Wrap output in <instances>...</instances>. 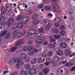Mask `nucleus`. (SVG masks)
Wrapping results in <instances>:
<instances>
[{"label":"nucleus","instance_id":"4be33fe9","mask_svg":"<svg viewBox=\"0 0 75 75\" xmlns=\"http://www.w3.org/2000/svg\"><path fill=\"white\" fill-rule=\"evenodd\" d=\"M52 33H54L55 34H58L59 33V31H58V30L55 28H54L52 30Z\"/></svg>","mask_w":75,"mask_h":75},{"label":"nucleus","instance_id":"9d476101","mask_svg":"<svg viewBox=\"0 0 75 75\" xmlns=\"http://www.w3.org/2000/svg\"><path fill=\"white\" fill-rule=\"evenodd\" d=\"M20 57L23 59H25L27 58V54L25 53H21L20 54Z\"/></svg>","mask_w":75,"mask_h":75},{"label":"nucleus","instance_id":"6e6552de","mask_svg":"<svg viewBox=\"0 0 75 75\" xmlns=\"http://www.w3.org/2000/svg\"><path fill=\"white\" fill-rule=\"evenodd\" d=\"M54 8H53V10H54L55 11H57L58 13V14H59L61 13V11H58V10H59V9L58 8V7L57 6V5L55 4L54 5Z\"/></svg>","mask_w":75,"mask_h":75},{"label":"nucleus","instance_id":"13d9d810","mask_svg":"<svg viewBox=\"0 0 75 75\" xmlns=\"http://www.w3.org/2000/svg\"><path fill=\"white\" fill-rule=\"evenodd\" d=\"M6 24V23L5 22H3L0 23L1 25H5Z\"/></svg>","mask_w":75,"mask_h":75},{"label":"nucleus","instance_id":"338daca9","mask_svg":"<svg viewBox=\"0 0 75 75\" xmlns=\"http://www.w3.org/2000/svg\"><path fill=\"white\" fill-rule=\"evenodd\" d=\"M50 64V62H47L45 63V64L46 66H48Z\"/></svg>","mask_w":75,"mask_h":75},{"label":"nucleus","instance_id":"ddd939ff","mask_svg":"<svg viewBox=\"0 0 75 75\" xmlns=\"http://www.w3.org/2000/svg\"><path fill=\"white\" fill-rule=\"evenodd\" d=\"M5 7L6 10L7 11L9 12V11H11V8H10V6L8 4H6L5 5Z\"/></svg>","mask_w":75,"mask_h":75},{"label":"nucleus","instance_id":"2f4dec72","mask_svg":"<svg viewBox=\"0 0 75 75\" xmlns=\"http://www.w3.org/2000/svg\"><path fill=\"white\" fill-rule=\"evenodd\" d=\"M44 29L42 28H40L38 30V32H40L42 33H44Z\"/></svg>","mask_w":75,"mask_h":75},{"label":"nucleus","instance_id":"b1692460","mask_svg":"<svg viewBox=\"0 0 75 75\" xmlns=\"http://www.w3.org/2000/svg\"><path fill=\"white\" fill-rule=\"evenodd\" d=\"M55 47V45L52 44H50L48 45V47L50 48H54Z\"/></svg>","mask_w":75,"mask_h":75},{"label":"nucleus","instance_id":"37998d69","mask_svg":"<svg viewBox=\"0 0 75 75\" xmlns=\"http://www.w3.org/2000/svg\"><path fill=\"white\" fill-rule=\"evenodd\" d=\"M59 37H60V36L59 35H54V38L56 40H58V39L59 38Z\"/></svg>","mask_w":75,"mask_h":75},{"label":"nucleus","instance_id":"393cba45","mask_svg":"<svg viewBox=\"0 0 75 75\" xmlns=\"http://www.w3.org/2000/svg\"><path fill=\"white\" fill-rule=\"evenodd\" d=\"M22 18H23V16L20 15L17 18L16 20L18 21H20L22 19Z\"/></svg>","mask_w":75,"mask_h":75},{"label":"nucleus","instance_id":"a211bd4d","mask_svg":"<svg viewBox=\"0 0 75 75\" xmlns=\"http://www.w3.org/2000/svg\"><path fill=\"white\" fill-rule=\"evenodd\" d=\"M57 54L58 55L62 56L63 55V52L61 50L57 51Z\"/></svg>","mask_w":75,"mask_h":75},{"label":"nucleus","instance_id":"f8f14e48","mask_svg":"<svg viewBox=\"0 0 75 75\" xmlns=\"http://www.w3.org/2000/svg\"><path fill=\"white\" fill-rule=\"evenodd\" d=\"M18 33H19V32H18V30H14V32L12 33L13 37H16V35L18 34Z\"/></svg>","mask_w":75,"mask_h":75},{"label":"nucleus","instance_id":"ea45409f","mask_svg":"<svg viewBox=\"0 0 75 75\" xmlns=\"http://www.w3.org/2000/svg\"><path fill=\"white\" fill-rule=\"evenodd\" d=\"M37 61L38 63L40 64L42 63V58H38L37 59Z\"/></svg>","mask_w":75,"mask_h":75},{"label":"nucleus","instance_id":"7ed1b4c3","mask_svg":"<svg viewBox=\"0 0 75 75\" xmlns=\"http://www.w3.org/2000/svg\"><path fill=\"white\" fill-rule=\"evenodd\" d=\"M36 32H37V31L35 29H30L28 31V35L30 36H31V35H34L36 33Z\"/></svg>","mask_w":75,"mask_h":75},{"label":"nucleus","instance_id":"a19ab883","mask_svg":"<svg viewBox=\"0 0 75 75\" xmlns=\"http://www.w3.org/2000/svg\"><path fill=\"white\" fill-rule=\"evenodd\" d=\"M45 9L47 10H49L51 9V8L50 6H46L44 7Z\"/></svg>","mask_w":75,"mask_h":75},{"label":"nucleus","instance_id":"1a4fd4ad","mask_svg":"<svg viewBox=\"0 0 75 75\" xmlns=\"http://www.w3.org/2000/svg\"><path fill=\"white\" fill-rule=\"evenodd\" d=\"M48 38L50 42H53L55 41V39H54V37L52 35L49 36Z\"/></svg>","mask_w":75,"mask_h":75},{"label":"nucleus","instance_id":"774afa93","mask_svg":"<svg viewBox=\"0 0 75 75\" xmlns=\"http://www.w3.org/2000/svg\"><path fill=\"white\" fill-rule=\"evenodd\" d=\"M33 42V41L32 40H29L28 41V44L30 45V44H31V43Z\"/></svg>","mask_w":75,"mask_h":75},{"label":"nucleus","instance_id":"8fccbe9b","mask_svg":"<svg viewBox=\"0 0 75 75\" xmlns=\"http://www.w3.org/2000/svg\"><path fill=\"white\" fill-rule=\"evenodd\" d=\"M16 49V47H13L11 49V52H14V51H15Z\"/></svg>","mask_w":75,"mask_h":75},{"label":"nucleus","instance_id":"3c124183","mask_svg":"<svg viewBox=\"0 0 75 75\" xmlns=\"http://www.w3.org/2000/svg\"><path fill=\"white\" fill-rule=\"evenodd\" d=\"M65 28V27L64 26H60V29L61 30H64Z\"/></svg>","mask_w":75,"mask_h":75},{"label":"nucleus","instance_id":"72a5a7b5","mask_svg":"<svg viewBox=\"0 0 75 75\" xmlns=\"http://www.w3.org/2000/svg\"><path fill=\"white\" fill-rule=\"evenodd\" d=\"M25 68L27 69H30L31 67H30V65L29 64H26L25 66Z\"/></svg>","mask_w":75,"mask_h":75},{"label":"nucleus","instance_id":"473e14b6","mask_svg":"<svg viewBox=\"0 0 75 75\" xmlns=\"http://www.w3.org/2000/svg\"><path fill=\"white\" fill-rule=\"evenodd\" d=\"M16 35L17 36V38H20L21 35H22V33H21V32H19L18 34Z\"/></svg>","mask_w":75,"mask_h":75},{"label":"nucleus","instance_id":"c03bdc74","mask_svg":"<svg viewBox=\"0 0 75 75\" xmlns=\"http://www.w3.org/2000/svg\"><path fill=\"white\" fill-rule=\"evenodd\" d=\"M4 27L3 26L0 27V33H1L3 31H3V30L4 29Z\"/></svg>","mask_w":75,"mask_h":75},{"label":"nucleus","instance_id":"bf43d9fd","mask_svg":"<svg viewBox=\"0 0 75 75\" xmlns=\"http://www.w3.org/2000/svg\"><path fill=\"white\" fill-rule=\"evenodd\" d=\"M23 50L24 51H27V50H28V48H27L26 47H24L23 48Z\"/></svg>","mask_w":75,"mask_h":75},{"label":"nucleus","instance_id":"4468645a","mask_svg":"<svg viewBox=\"0 0 75 75\" xmlns=\"http://www.w3.org/2000/svg\"><path fill=\"white\" fill-rule=\"evenodd\" d=\"M64 54L67 56H68L71 54V52L69 50H66L64 51Z\"/></svg>","mask_w":75,"mask_h":75},{"label":"nucleus","instance_id":"de8ad7c7","mask_svg":"<svg viewBox=\"0 0 75 75\" xmlns=\"http://www.w3.org/2000/svg\"><path fill=\"white\" fill-rule=\"evenodd\" d=\"M34 53L33 52L30 51L28 52V54L29 55H33Z\"/></svg>","mask_w":75,"mask_h":75},{"label":"nucleus","instance_id":"49530a36","mask_svg":"<svg viewBox=\"0 0 75 75\" xmlns=\"http://www.w3.org/2000/svg\"><path fill=\"white\" fill-rule=\"evenodd\" d=\"M69 19L71 21H74V17L72 16H71L69 17Z\"/></svg>","mask_w":75,"mask_h":75},{"label":"nucleus","instance_id":"4d7b16f0","mask_svg":"<svg viewBox=\"0 0 75 75\" xmlns=\"http://www.w3.org/2000/svg\"><path fill=\"white\" fill-rule=\"evenodd\" d=\"M43 44L45 45H48V42L47 41H44L43 42Z\"/></svg>","mask_w":75,"mask_h":75},{"label":"nucleus","instance_id":"6ab92c4d","mask_svg":"<svg viewBox=\"0 0 75 75\" xmlns=\"http://www.w3.org/2000/svg\"><path fill=\"white\" fill-rule=\"evenodd\" d=\"M28 5L31 8H32V7H34V6H35V4H34V3L33 2H30L28 3Z\"/></svg>","mask_w":75,"mask_h":75},{"label":"nucleus","instance_id":"603ef678","mask_svg":"<svg viewBox=\"0 0 75 75\" xmlns=\"http://www.w3.org/2000/svg\"><path fill=\"white\" fill-rule=\"evenodd\" d=\"M74 65V63H68V66L69 67H70V66H72V65Z\"/></svg>","mask_w":75,"mask_h":75},{"label":"nucleus","instance_id":"a18cd8bd","mask_svg":"<svg viewBox=\"0 0 75 75\" xmlns=\"http://www.w3.org/2000/svg\"><path fill=\"white\" fill-rule=\"evenodd\" d=\"M68 12L70 14H71L74 13V11L72 9H69L68 10Z\"/></svg>","mask_w":75,"mask_h":75},{"label":"nucleus","instance_id":"412c9836","mask_svg":"<svg viewBox=\"0 0 75 75\" xmlns=\"http://www.w3.org/2000/svg\"><path fill=\"white\" fill-rule=\"evenodd\" d=\"M6 33L7 31L6 30L2 31V32L1 33V34H0V37H3L6 34Z\"/></svg>","mask_w":75,"mask_h":75},{"label":"nucleus","instance_id":"4c0bfd02","mask_svg":"<svg viewBox=\"0 0 75 75\" xmlns=\"http://www.w3.org/2000/svg\"><path fill=\"white\" fill-rule=\"evenodd\" d=\"M44 4H40L38 6V8H42V7H44Z\"/></svg>","mask_w":75,"mask_h":75},{"label":"nucleus","instance_id":"20e7f679","mask_svg":"<svg viewBox=\"0 0 75 75\" xmlns=\"http://www.w3.org/2000/svg\"><path fill=\"white\" fill-rule=\"evenodd\" d=\"M13 61L15 62H18V63H19L21 65H23L24 64V62L22 60L20 59L19 58H17L16 59L15 58L13 59Z\"/></svg>","mask_w":75,"mask_h":75},{"label":"nucleus","instance_id":"f257e3e1","mask_svg":"<svg viewBox=\"0 0 75 75\" xmlns=\"http://www.w3.org/2000/svg\"><path fill=\"white\" fill-rule=\"evenodd\" d=\"M28 20H29V18L28 16H26L24 17L21 20V22L23 23H18V29H21L24 26L23 23L24 24H25L27 23L28 21Z\"/></svg>","mask_w":75,"mask_h":75},{"label":"nucleus","instance_id":"dca6fc26","mask_svg":"<svg viewBox=\"0 0 75 75\" xmlns=\"http://www.w3.org/2000/svg\"><path fill=\"white\" fill-rule=\"evenodd\" d=\"M61 21V18H57L55 20V23H59Z\"/></svg>","mask_w":75,"mask_h":75},{"label":"nucleus","instance_id":"680f3d73","mask_svg":"<svg viewBox=\"0 0 75 75\" xmlns=\"http://www.w3.org/2000/svg\"><path fill=\"white\" fill-rule=\"evenodd\" d=\"M13 61L12 59L8 61V62L10 64H11L13 63Z\"/></svg>","mask_w":75,"mask_h":75},{"label":"nucleus","instance_id":"0e129e2a","mask_svg":"<svg viewBox=\"0 0 75 75\" xmlns=\"http://www.w3.org/2000/svg\"><path fill=\"white\" fill-rule=\"evenodd\" d=\"M23 35H25L26 33H27V31L25 29H24L23 30Z\"/></svg>","mask_w":75,"mask_h":75},{"label":"nucleus","instance_id":"e433bc0d","mask_svg":"<svg viewBox=\"0 0 75 75\" xmlns=\"http://www.w3.org/2000/svg\"><path fill=\"white\" fill-rule=\"evenodd\" d=\"M10 37V33H8L6 34L5 38L6 39L7 38H8Z\"/></svg>","mask_w":75,"mask_h":75},{"label":"nucleus","instance_id":"c9c22d12","mask_svg":"<svg viewBox=\"0 0 75 75\" xmlns=\"http://www.w3.org/2000/svg\"><path fill=\"white\" fill-rule=\"evenodd\" d=\"M36 37H42V35L40 34V33H38L35 35Z\"/></svg>","mask_w":75,"mask_h":75},{"label":"nucleus","instance_id":"79ce46f5","mask_svg":"<svg viewBox=\"0 0 75 75\" xmlns=\"http://www.w3.org/2000/svg\"><path fill=\"white\" fill-rule=\"evenodd\" d=\"M17 27V26L16 25V24H14L13 25L12 28L13 30H15Z\"/></svg>","mask_w":75,"mask_h":75},{"label":"nucleus","instance_id":"5fc2aeb1","mask_svg":"<svg viewBox=\"0 0 75 75\" xmlns=\"http://www.w3.org/2000/svg\"><path fill=\"white\" fill-rule=\"evenodd\" d=\"M48 2H49V1L48 0H44V3L45 4H48Z\"/></svg>","mask_w":75,"mask_h":75},{"label":"nucleus","instance_id":"423d86ee","mask_svg":"<svg viewBox=\"0 0 75 75\" xmlns=\"http://www.w3.org/2000/svg\"><path fill=\"white\" fill-rule=\"evenodd\" d=\"M14 22V19L12 18H10L7 21V25L8 27H10L11 24H12Z\"/></svg>","mask_w":75,"mask_h":75},{"label":"nucleus","instance_id":"5701e85b","mask_svg":"<svg viewBox=\"0 0 75 75\" xmlns=\"http://www.w3.org/2000/svg\"><path fill=\"white\" fill-rule=\"evenodd\" d=\"M26 13L28 15L31 14L33 13V10L31 9H30L26 12Z\"/></svg>","mask_w":75,"mask_h":75},{"label":"nucleus","instance_id":"bb28decb","mask_svg":"<svg viewBox=\"0 0 75 75\" xmlns=\"http://www.w3.org/2000/svg\"><path fill=\"white\" fill-rule=\"evenodd\" d=\"M38 18V14H34L32 16V19H35Z\"/></svg>","mask_w":75,"mask_h":75},{"label":"nucleus","instance_id":"39448f33","mask_svg":"<svg viewBox=\"0 0 75 75\" xmlns=\"http://www.w3.org/2000/svg\"><path fill=\"white\" fill-rule=\"evenodd\" d=\"M25 42V40L24 39H21L19 40L15 44L16 46H18L20 45H21L23 44H24Z\"/></svg>","mask_w":75,"mask_h":75},{"label":"nucleus","instance_id":"e2e57ef3","mask_svg":"<svg viewBox=\"0 0 75 75\" xmlns=\"http://www.w3.org/2000/svg\"><path fill=\"white\" fill-rule=\"evenodd\" d=\"M53 66L54 67H58L57 64H56V63H54L53 64Z\"/></svg>","mask_w":75,"mask_h":75},{"label":"nucleus","instance_id":"2eb2a0df","mask_svg":"<svg viewBox=\"0 0 75 75\" xmlns=\"http://www.w3.org/2000/svg\"><path fill=\"white\" fill-rule=\"evenodd\" d=\"M1 14H5L6 13V10L3 7H1Z\"/></svg>","mask_w":75,"mask_h":75},{"label":"nucleus","instance_id":"f03ea898","mask_svg":"<svg viewBox=\"0 0 75 75\" xmlns=\"http://www.w3.org/2000/svg\"><path fill=\"white\" fill-rule=\"evenodd\" d=\"M43 23L44 25H47L45 28V30L46 31H48L51 27V23L49 20L43 21Z\"/></svg>","mask_w":75,"mask_h":75},{"label":"nucleus","instance_id":"58836bf2","mask_svg":"<svg viewBox=\"0 0 75 75\" xmlns=\"http://www.w3.org/2000/svg\"><path fill=\"white\" fill-rule=\"evenodd\" d=\"M28 48V51H31V50H32V49L34 48V46L32 45L29 46V47Z\"/></svg>","mask_w":75,"mask_h":75},{"label":"nucleus","instance_id":"a878e982","mask_svg":"<svg viewBox=\"0 0 75 75\" xmlns=\"http://www.w3.org/2000/svg\"><path fill=\"white\" fill-rule=\"evenodd\" d=\"M31 62L32 64H35L37 62L36 58H34L33 59H32L31 61Z\"/></svg>","mask_w":75,"mask_h":75},{"label":"nucleus","instance_id":"0eeeda50","mask_svg":"<svg viewBox=\"0 0 75 75\" xmlns=\"http://www.w3.org/2000/svg\"><path fill=\"white\" fill-rule=\"evenodd\" d=\"M37 72L36 69H30L29 70V74L30 75H34Z\"/></svg>","mask_w":75,"mask_h":75},{"label":"nucleus","instance_id":"cd10ccee","mask_svg":"<svg viewBox=\"0 0 75 75\" xmlns=\"http://www.w3.org/2000/svg\"><path fill=\"white\" fill-rule=\"evenodd\" d=\"M0 18L2 21H5L6 18L4 16H0Z\"/></svg>","mask_w":75,"mask_h":75},{"label":"nucleus","instance_id":"052dcab7","mask_svg":"<svg viewBox=\"0 0 75 75\" xmlns=\"http://www.w3.org/2000/svg\"><path fill=\"white\" fill-rule=\"evenodd\" d=\"M24 5L22 4H20L19 5V6H18V8H20V7H23Z\"/></svg>","mask_w":75,"mask_h":75},{"label":"nucleus","instance_id":"69168bd1","mask_svg":"<svg viewBox=\"0 0 75 75\" xmlns=\"http://www.w3.org/2000/svg\"><path fill=\"white\" fill-rule=\"evenodd\" d=\"M38 51V50L37 49H35L33 50V52L34 53H36Z\"/></svg>","mask_w":75,"mask_h":75},{"label":"nucleus","instance_id":"c85d7f7f","mask_svg":"<svg viewBox=\"0 0 75 75\" xmlns=\"http://www.w3.org/2000/svg\"><path fill=\"white\" fill-rule=\"evenodd\" d=\"M37 43L38 44H42V42H43L42 40L41 39H38L36 41Z\"/></svg>","mask_w":75,"mask_h":75},{"label":"nucleus","instance_id":"f3484780","mask_svg":"<svg viewBox=\"0 0 75 75\" xmlns=\"http://www.w3.org/2000/svg\"><path fill=\"white\" fill-rule=\"evenodd\" d=\"M39 23V20L38 19H34L33 21V25H37Z\"/></svg>","mask_w":75,"mask_h":75},{"label":"nucleus","instance_id":"864d4df0","mask_svg":"<svg viewBox=\"0 0 75 75\" xmlns=\"http://www.w3.org/2000/svg\"><path fill=\"white\" fill-rule=\"evenodd\" d=\"M41 55L42 57H47V54L44 53H42L41 54Z\"/></svg>","mask_w":75,"mask_h":75},{"label":"nucleus","instance_id":"aec40b11","mask_svg":"<svg viewBox=\"0 0 75 75\" xmlns=\"http://www.w3.org/2000/svg\"><path fill=\"white\" fill-rule=\"evenodd\" d=\"M54 60L56 62H58L59 60V58L57 56H56L54 57Z\"/></svg>","mask_w":75,"mask_h":75},{"label":"nucleus","instance_id":"9b49d317","mask_svg":"<svg viewBox=\"0 0 75 75\" xmlns=\"http://www.w3.org/2000/svg\"><path fill=\"white\" fill-rule=\"evenodd\" d=\"M60 45L61 47H62V48H67V44L64 42L61 43L60 44Z\"/></svg>","mask_w":75,"mask_h":75},{"label":"nucleus","instance_id":"09e8293b","mask_svg":"<svg viewBox=\"0 0 75 75\" xmlns=\"http://www.w3.org/2000/svg\"><path fill=\"white\" fill-rule=\"evenodd\" d=\"M60 34L61 35H64L65 34V32L64 30L62 31L60 33Z\"/></svg>","mask_w":75,"mask_h":75},{"label":"nucleus","instance_id":"c756f323","mask_svg":"<svg viewBox=\"0 0 75 75\" xmlns=\"http://www.w3.org/2000/svg\"><path fill=\"white\" fill-rule=\"evenodd\" d=\"M48 71H49L48 69L46 68L43 71L44 75H47L48 72Z\"/></svg>","mask_w":75,"mask_h":75},{"label":"nucleus","instance_id":"6e6d98bb","mask_svg":"<svg viewBox=\"0 0 75 75\" xmlns=\"http://www.w3.org/2000/svg\"><path fill=\"white\" fill-rule=\"evenodd\" d=\"M17 74V72L16 71H13L12 74H11V75H15Z\"/></svg>","mask_w":75,"mask_h":75},{"label":"nucleus","instance_id":"7c9ffc66","mask_svg":"<svg viewBox=\"0 0 75 75\" xmlns=\"http://www.w3.org/2000/svg\"><path fill=\"white\" fill-rule=\"evenodd\" d=\"M27 73H28L27 71H22L21 72L20 74L21 75H25Z\"/></svg>","mask_w":75,"mask_h":75},{"label":"nucleus","instance_id":"f704fd0d","mask_svg":"<svg viewBox=\"0 0 75 75\" xmlns=\"http://www.w3.org/2000/svg\"><path fill=\"white\" fill-rule=\"evenodd\" d=\"M52 55V52L51 51H49L47 54L48 57H51Z\"/></svg>","mask_w":75,"mask_h":75}]
</instances>
